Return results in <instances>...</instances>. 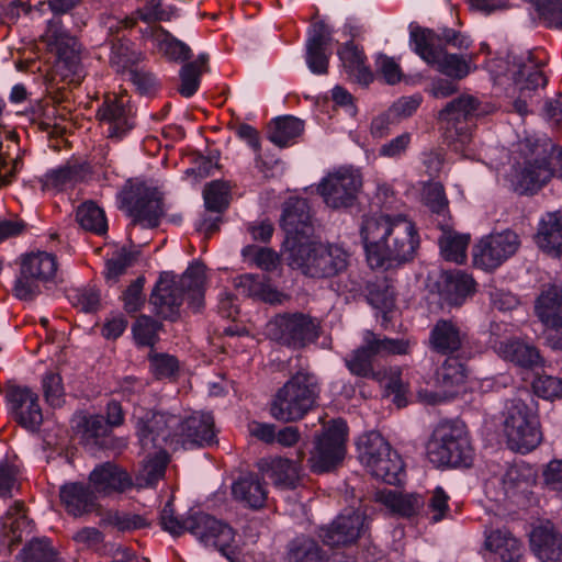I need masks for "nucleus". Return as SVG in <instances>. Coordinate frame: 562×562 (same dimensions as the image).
I'll return each mask as SVG.
<instances>
[{"label":"nucleus","instance_id":"f257e3e1","mask_svg":"<svg viewBox=\"0 0 562 562\" xmlns=\"http://www.w3.org/2000/svg\"><path fill=\"white\" fill-rule=\"evenodd\" d=\"M360 236L372 269L412 261L420 244L415 223L404 215L364 216Z\"/></svg>","mask_w":562,"mask_h":562},{"label":"nucleus","instance_id":"f03ea898","mask_svg":"<svg viewBox=\"0 0 562 562\" xmlns=\"http://www.w3.org/2000/svg\"><path fill=\"white\" fill-rule=\"evenodd\" d=\"M321 393L317 374L308 368H300L277 390L270 403V414L283 423L301 420L318 406Z\"/></svg>","mask_w":562,"mask_h":562},{"label":"nucleus","instance_id":"7ed1b4c3","mask_svg":"<svg viewBox=\"0 0 562 562\" xmlns=\"http://www.w3.org/2000/svg\"><path fill=\"white\" fill-rule=\"evenodd\" d=\"M41 41L47 50L56 55L53 67L46 74L49 87L64 90L70 85L78 86L83 78L78 40L64 29L60 20H50Z\"/></svg>","mask_w":562,"mask_h":562},{"label":"nucleus","instance_id":"20e7f679","mask_svg":"<svg viewBox=\"0 0 562 562\" xmlns=\"http://www.w3.org/2000/svg\"><path fill=\"white\" fill-rule=\"evenodd\" d=\"M427 456L429 461L438 468L471 467L474 449L467 426L459 420L438 424L427 443Z\"/></svg>","mask_w":562,"mask_h":562},{"label":"nucleus","instance_id":"39448f33","mask_svg":"<svg viewBox=\"0 0 562 562\" xmlns=\"http://www.w3.org/2000/svg\"><path fill=\"white\" fill-rule=\"evenodd\" d=\"M289 266L301 269L305 276L324 279L344 272L349 263L348 252L337 245L311 244L294 247L288 252Z\"/></svg>","mask_w":562,"mask_h":562},{"label":"nucleus","instance_id":"423d86ee","mask_svg":"<svg viewBox=\"0 0 562 562\" xmlns=\"http://www.w3.org/2000/svg\"><path fill=\"white\" fill-rule=\"evenodd\" d=\"M409 35L414 52L440 74L452 80H461L471 72L472 56L449 54L440 49L434 30L415 26Z\"/></svg>","mask_w":562,"mask_h":562},{"label":"nucleus","instance_id":"0eeeda50","mask_svg":"<svg viewBox=\"0 0 562 562\" xmlns=\"http://www.w3.org/2000/svg\"><path fill=\"white\" fill-rule=\"evenodd\" d=\"M408 349L409 344L404 339L389 338L367 330L362 345L347 355L344 362L351 374L380 381L381 373L374 370V360L390 355H406Z\"/></svg>","mask_w":562,"mask_h":562},{"label":"nucleus","instance_id":"6e6552de","mask_svg":"<svg viewBox=\"0 0 562 562\" xmlns=\"http://www.w3.org/2000/svg\"><path fill=\"white\" fill-rule=\"evenodd\" d=\"M504 434L512 450L525 453L537 448L542 441V432L535 408L521 398L508 401Z\"/></svg>","mask_w":562,"mask_h":562},{"label":"nucleus","instance_id":"1a4fd4ad","mask_svg":"<svg viewBox=\"0 0 562 562\" xmlns=\"http://www.w3.org/2000/svg\"><path fill=\"white\" fill-rule=\"evenodd\" d=\"M488 113L485 106L473 95H460L439 112V120L443 126V138L448 145L458 150L471 140L473 119Z\"/></svg>","mask_w":562,"mask_h":562},{"label":"nucleus","instance_id":"9d476101","mask_svg":"<svg viewBox=\"0 0 562 562\" xmlns=\"http://www.w3.org/2000/svg\"><path fill=\"white\" fill-rule=\"evenodd\" d=\"M321 321L302 312L277 314L266 326L268 337L281 346L300 350L321 336Z\"/></svg>","mask_w":562,"mask_h":562},{"label":"nucleus","instance_id":"9b49d317","mask_svg":"<svg viewBox=\"0 0 562 562\" xmlns=\"http://www.w3.org/2000/svg\"><path fill=\"white\" fill-rule=\"evenodd\" d=\"M120 207L126 210L134 223L156 227L164 216L162 193L139 179H128L117 194Z\"/></svg>","mask_w":562,"mask_h":562},{"label":"nucleus","instance_id":"f8f14e48","mask_svg":"<svg viewBox=\"0 0 562 562\" xmlns=\"http://www.w3.org/2000/svg\"><path fill=\"white\" fill-rule=\"evenodd\" d=\"M132 419L142 449L150 452L173 441L175 429L180 425V416L159 413L145 407H135Z\"/></svg>","mask_w":562,"mask_h":562},{"label":"nucleus","instance_id":"ddd939ff","mask_svg":"<svg viewBox=\"0 0 562 562\" xmlns=\"http://www.w3.org/2000/svg\"><path fill=\"white\" fill-rule=\"evenodd\" d=\"M347 425L341 419L331 420L314 440L308 458L313 473H326L341 464L346 454Z\"/></svg>","mask_w":562,"mask_h":562},{"label":"nucleus","instance_id":"4468645a","mask_svg":"<svg viewBox=\"0 0 562 562\" xmlns=\"http://www.w3.org/2000/svg\"><path fill=\"white\" fill-rule=\"evenodd\" d=\"M189 532L205 546L216 548L231 562H236L238 547L235 541V531L227 524L202 512L188 514Z\"/></svg>","mask_w":562,"mask_h":562},{"label":"nucleus","instance_id":"2eb2a0df","mask_svg":"<svg viewBox=\"0 0 562 562\" xmlns=\"http://www.w3.org/2000/svg\"><path fill=\"white\" fill-rule=\"evenodd\" d=\"M519 246V236L512 229L490 234L474 246L473 262L483 270H494L514 256Z\"/></svg>","mask_w":562,"mask_h":562},{"label":"nucleus","instance_id":"dca6fc26","mask_svg":"<svg viewBox=\"0 0 562 562\" xmlns=\"http://www.w3.org/2000/svg\"><path fill=\"white\" fill-rule=\"evenodd\" d=\"M281 227L285 232V252L308 241L313 234L310 206L305 199L290 198L283 205Z\"/></svg>","mask_w":562,"mask_h":562},{"label":"nucleus","instance_id":"f3484780","mask_svg":"<svg viewBox=\"0 0 562 562\" xmlns=\"http://www.w3.org/2000/svg\"><path fill=\"white\" fill-rule=\"evenodd\" d=\"M548 83L547 76L540 67L532 61L521 64L513 74V88L510 98L512 111L526 116L530 113L529 105L532 98L537 94L539 89H543Z\"/></svg>","mask_w":562,"mask_h":562},{"label":"nucleus","instance_id":"a211bd4d","mask_svg":"<svg viewBox=\"0 0 562 562\" xmlns=\"http://www.w3.org/2000/svg\"><path fill=\"white\" fill-rule=\"evenodd\" d=\"M10 413L15 423L29 431H37L43 424L38 395L27 386L10 385L5 391Z\"/></svg>","mask_w":562,"mask_h":562},{"label":"nucleus","instance_id":"6ab92c4d","mask_svg":"<svg viewBox=\"0 0 562 562\" xmlns=\"http://www.w3.org/2000/svg\"><path fill=\"white\" fill-rule=\"evenodd\" d=\"M369 527L366 512L347 510L329 526L319 528L318 536L326 546L337 547L353 543Z\"/></svg>","mask_w":562,"mask_h":562},{"label":"nucleus","instance_id":"aec40b11","mask_svg":"<svg viewBox=\"0 0 562 562\" xmlns=\"http://www.w3.org/2000/svg\"><path fill=\"white\" fill-rule=\"evenodd\" d=\"M362 181L359 175L350 171H338L328 175L318 186L324 202L331 209L353 205Z\"/></svg>","mask_w":562,"mask_h":562},{"label":"nucleus","instance_id":"412c9836","mask_svg":"<svg viewBox=\"0 0 562 562\" xmlns=\"http://www.w3.org/2000/svg\"><path fill=\"white\" fill-rule=\"evenodd\" d=\"M468 342V334L454 318H439L430 328L428 347L442 356H453Z\"/></svg>","mask_w":562,"mask_h":562},{"label":"nucleus","instance_id":"4be33fe9","mask_svg":"<svg viewBox=\"0 0 562 562\" xmlns=\"http://www.w3.org/2000/svg\"><path fill=\"white\" fill-rule=\"evenodd\" d=\"M553 171L547 157L527 160L512 179L514 191L520 195H533L552 178Z\"/></svg>","mask_w":562,"mask_h":562},{"label":"nucleus","instance_id":"5701e85b","mask_svg":"<svg viewBox=\"0 0 562 562\" xmlns=\"http://www.w3.org/2000/svg\"><path fill=\"white\" fill-rule=\"evenodd\" d=\"M149 303L154 306L157 316L165 321L176 322L180 317L183 297L177 282L166 273L161 274L156 283Z\"/></svg>","mask_w":562,"mask_h":562},{"label":"nucleus","instance_id":"b1692460","mask_svg":"<svg viewBox=\"0 0 562 562\" xmlns=\"http://www.w3.org/2000/svg\"><path fill=\"white\" fill-rule=\"evenodd\" d=\"M59 498L67 514L74 517H82L101 508L91 485L82 482H69L61 485Z\"/></svg>","mask_w":562,"mask_h":562},{"label":"nucleus","instance_id":"393cba45","mask_svg":"<svg viewBox=\"0 0 562 562\" xmlns=\"http://www.w3.org/2000/svg\"><path fill=\"white\" fill-rule=\"evenodd\" d=\"M215 438L214 418L209 413H195L184 419L175 429L173 441L194 446H210Z\"/></svg>","mask_w":562,"mask_h":562},{"label":"nucleus","instance_id":"a878e982","mask_svg":"<svg viewBox=\"0 0 562 562\" xmlns=\"http://www.w3.org/2000/svg\"><path fill=\"white\" fill-rule=\"evenodd\" d=\"M89 484L95 494L106 496L130 490L133 486V480L121 467L113 462H104L91 471Z\"/></svg>","mask_w":562,"mask_h":562},{"label":"nucleus","instance_id":"bb28decb","mask_svg":"<svg viewBox=\"0 0 562 562\" xmlns=\"http://www.w3.org/2000/svg\"><path fill=\"white\" fill-rule=\"evenodd\" d=\"M331 32L324 22H317L306 41V64L316 75H326L329 67Z\"/></svg>","mask_w":562,"mask_h":562},{"label":"nucleus","instance_id":"cd10ccee","mask_svg":"<svg viewBox=\"0 0 562 562\" xmlns=\"http://www.w3.org/2000/svg\"><path fill=\"white\" fill-rule=\"evenodd\" d=\"M535 314L549 329H562V286H543L535 302Z\"/></svg>","mask_w":562,"mask_h":562},{"label":"nucleus","instance_id":"c85d7f7f","mask_svg":"<svg viewBox=\"0 0 562 562\" xmlns=\"http://www.w3.org/2000/svg\"><path fill=\"white\" fill-rule=\"evenodd\" d=\"M530 547L542 562H562V536L549 524L532 530Z\"/></svg>","mask_w":562,"mask_h":562},{"label":"nucleus","instance_id":"c756f323","mask_svg":"<svg viewBox=\"0 0 562 562\" xmlns=\"http://www.w3.org/2000/svg\"><path fill=\"white\" fill-rule=\"evenodd\" d=\"M494 348L502 358L525 369H533L543 362V358L536 346L518 338L495 341Z\"/></svg>","mask_w":562,"mask_h":562},{"label":"nucleus","instance_id":"7c9ffc66","mask_svg":"<svg viewBox=\"0 0 562 562\" xmlns=\"http://www.w3.org/2000/svg\"><path fill=\"white\" fill-rule=\"evenodd\" d=\"M234 499L252 509L262 508L268 492L265 481L256 473L239 476L232 485Z\"/></svg>","mask_w":562,"mask_h":562},{"label":"nucleus","instance_id":"2f4dec72","mask_svg":"<svg viewBox=\"0 0 562 562\" xmlns=\"http://www.w3.org/2000/svg\"><path fill=\"white\" fill-rule=\"evenodd\" d=\"M88 173V165L68 161L66 165L48 171L41 182L44 190L66 191L85 181Z\"/></svg>","mask_w":562,"mask_h":562},{"label":"nucleus","instance_id":"473e14b6","mask_svg":"<svg viewBox=\"0 0 562 562\" xmlns=\"http://www.w3.org/2000/svg\"><path fill=\"white\" fill-rule=\"evenodd\" d=\"M126 95H115L104 101L98 110V116L110 123V136L120 137L133 127L130 122L131 108L127 106Z\"/></svg>","mask_w":562,"mask_h":562},{"label":"nucleus","instance_id":"72a5a7b5","mask_svg":"<svg viewBox=\"0 0 562 562\" xmlns=\"http://www.w3.org/2000/svg\"><path fill=\"white\" fill-rule=\"evenodd\" d=\"M83 439L87 445L102 450H121L126 446L123 439L113 436L112 428L102 415H91L85 419Z\"/></svg>","mask_w":562,"mask_h":562},{"label":"nucleus","instance_id":"f704fd0d","mask_svg":"<svg viewBox=\"0 0 562 562\" xmlns=\"http://www.w3.org/2000/svg\"><path fill=\"white\" fill-rule=\"evenodd\" d=\"M467 368L457 357L447 356L442 364L436 370L435 384L441 390L440 401L452 397L457 389L464 384Z\"/></svg>","mask_w":562,"mask_h":562},{"label":"nucleus","instance_id":"c9c22d12","mask_svg":"<svg viewBox=\"0 0 562 562\" xmlns=\"http://www.w3.org/2000/svg\"><path fill=\"white\" fill-rule=\"evenodd\" d=\"M374 499L384 505L392 514L402 517L416 515L425 504L423 497L417 494H404L394 490L378 491Z\"/></svg>","mask_w":562,"mask_h":562},{"label":"nucleus","instance_id":"e433bc0d","mask_svg":"<svg viewBox=\"0 0 562 562\" xmlns=\"http://www.w3.org/2000/svg\"><path fill=\"white\" fill-rule=\"evenodd\" d=\"M236 288L251 297L270 304L281 303L284 295L273 288L270 280L265 276L258 274H243L235 280Z\"/></svg>","mask_w":562,"mask_h":562},{"label":"nucleus","instance_id":"4c0bfd02","mask_svg":"<svg viewBox=\"0 0 562 562\" xmlns=\"http://www.w3.org/2000/svg\"><path fill=\"white\" fill-rule=\"evenodd\" d=\"M344 68L357 82L369 85L373 80V74L366 65V56L362 49L358 48L352 41L346 43L338 50Z\"/></svg>","mask_w":562,"mask_h":562},{"label":"nucleus","instance_id":"58836bf2","mask_svg":"<svg viewBox=\"0 0 562 562\" xmlns=\"http://www.w3.org/2000/svg\"><path fill=\"white\" fill-rule=\"evenodd\" d=\"M285 562H327V554L314 538L300 535L288 543Z\"/></svg>","mask_w":562,"mask_h":562},{"label":"nucleus","instance_id":"ea45409f","mask_svg":"<svg viewBox=\"0 0 562 562\" xmlns=\"http://www.w3.org/2000/svg\"><path fill=\"white\" fill-rule=\"evenodd\" d=\"M537 244L548 254L559 255L562 248V215L548 213L540 222Z\"/></svg>","mask_w":562,"mask_h":562},{"label":"nucleus","instance_id":"a19ab883","mask_svg":"<svg viewBox=\"0 0 562 562\" xmlns=\"http://www.w3.org/2000/svg\"><path fill=\"white\" fill-rule=\"evenodd\" d=\"M205 283V266L201 262L191 265L177 282L178 289L181 290L182 297L188 295L190 304L200 308L203 304Z\"/></svg>","mask_w":562,"mask_h":562},{"label":"nucleus","instance_id":"79ce46f5","mask_svg":"<svg viewBox=\"0 0 562 562\" xmlns=\"http://www.w3.org/2000/svg\"><path fill=\"white\" fill-rule=\"evenodd\" d=\"M366 468L372 476L391 485L400 483L404 473L403 461L393 449L371 461Z\"/></svg>","mask_w":562,"mask_h":562},{"label":"nucleus","instance_id":"37998d69","mask_svg":"<svg viewBox=\"0 0 562 562\" xmlns=\"http://www.w3.org/2000/svg\"><path fill=\"white\" fill-rule=\"evenodd\" d=\"M486 548L495 552L504 562H519L522 552L521 542L508 530H494L485 541Z\"/></svg>","mask_w":562,"mask_h":562},{"label":"nucleus","instance_id":"c03bdc74","mask_svg":"<svg viewBox=\"0 0 562 562\" xmlns=\"http://www.w3.org/2000/svg\"><path fill=\"white\" fill-rule=\"evenodd\" d=\"M57 259L53 254L38 251L23 257L21 267L42 283L52 281L57 272Z\"/></svg>","mask_w":562,"mask_h":562},{"label":"nucleus","instance_id":"a18cd8bd","mask_svg":"<svg viewBox=\"0 0 562 562\" xmlns=\"http://www.w3.org/2000/svg\"><path fill=\"white\" fill-rule=\"evenodd\" d=\"M304 131V122L294 116L273 120L269 125L268 137L279 147L289 146Z\"/></svg>","mask_w":562,"mask_h":562},{"label":"nucleus","instance_id":"49530a36","mask_svg":"<svg viewBox=\"0 0 562 562\" xmlns=\"http://www.w3.org/2000/svg\"><path fill=\"white\" fill-rule=\"evenodd\" d=\"M140 58L142 55L131 47L130 41L123 37L111 40L110 66L116 72L126 75L128 69H133Z\"/></svg>","mask_w":562,"mask_h":562},{"label":"nucleus","instance_id":"de8ad7c7","mask_svg":"<svg viewBox=\"0 0 562 562\" xmlns=\"http://www.w3.org/2000/svg\"><path fill=\"white\" fill-rule=\"evenodd\" d=\"M76 221L85 231L97 235H103L108 231V221L104 211L92 201L85 202L78 206Z\"/></svg>","mask_w":562,"mask_h":562},{"label":"nucleus","instance_id":"09e8293b","mask_svg":"<svg viewBox=\"0 0 562 562\" xmlns=\"http://www.w3.org/2000/svg\"><path fill=\"white\" fill-rule=\"evenodd\" d=\"M446 295L451 305H461L467 296L475 291L474 279L464 272L450 273L446 280Z\"/></svg>","mask_w":562,"mask_h":562},{"label":"nucleus","instance_id":"8fccbe9b","mask_svg":"<svg viewBox=\"0 0 562 562\" xmlns=\"http://www.w3.org/2000/svg\"><path fill=\"white\" fill-rule=\"evenodd\" d=\"M358 448L359 458L366 467L392 449L390 443L376 431H370L361 436Z\"/></svg>","mask_w":562,"mask_h":562},{"label":"nucleus","instance_id":"3c124183","mask_svg":"<svg viewBox=\"0 0 562 562\" xmlns=\"http://www.w3.org/2000/svg\"><path fill=\"white\" fill-rule=\"evenodd\" d=\"M303 452H300L299 460L292 461L285 458H276L270 463L271 477L277 485L294 487L299 480V463Z\"/></svg>","mask_w":562,"mask_h":562},{"label":"nucleus","instance_id":"603ef678","mask_svg":"<svg viewBox=\"0 0 562 562\" xmlns=\"http://www.w3.org/2000/svg\"><path fill=\"white\" fill-rule=\"evenodd\" d=\"M16 562H58V557L49 541L33 539L16 555Z\"/></svg>","mask_w":562,"mask_h":562},{"label":"nucleus","instance_id":"864d4df0","mask_svg":"<svg viewBox=\"0 0 562 562\" xmlns=\"http://www.w3.org/2000/svg\"><path fill=\"white\" fill-rule=\"evenodd\" d=\"M161 322L148 315H139L133 325V335L136 342L144 347H154L158 340V333L162 330Z\"/></svg>","mask_w":562,"mask_h":562},{"label":"nucleus","instance_id":"5fc2aeb1","mask_svg":"<svg viewBox=\"0 0 562 562\" xmlns=\"http://www.w3.org/2000/svg\"><path fill=\"white\" fill-rule=\"evenodd\" d=\"M101 525L112 526L119 531H132L148 526L145 517L126 512L108 510L102 515Z\"/></svg>","mask_w":562,"mask_h":562},{"label":"nucleus","instance_id":"6e6d98bb","mask_svg":"<svg viewBox=\"0 0 562 562\" xmlns=\"http://www.w3.org/2000/svg\"><path fill=\"white\" fill-rule=\"evenodd\" d=\"M168 462V454L164 450V447L148 452L142 470V476L146 483L155 484L160 480L165 475Z\"/></svg>","mask_w":562,"mask_h":562},{"label":"nucleus","instance_id":"4d7b16f0","mask_svg":"<svg viewBox=\"0 0 562 562\" xmlns=\"http://www.w3.org/2000/svg\"><path fill=\"white\" fill-rule=\"evenodd\" d=\"M467 235H443L439 239V246L442 257L448 261L462 263L467 258V248L469 245Z\"/></svg>","mask_w":562,"mask_h":562},{"label":"nucleus","instance_id":"13d9d810","mask_svg":"<svg viewBox=\"0 0 562 562\" xmlns=\"http://www.w3.org/2000/svg\"><path fill=\"white\" fill-rule=\"evenodd\" d=\"M231 187L227 182L215 180L209 183L204 191L203 196L205 206L213 212H222L228 206Z\"/></svg>","mask_w":562,"mask_h":562},{"label":"nucleus","instance_id":"bf43d9fd","mask_svg":"<svg viewBox=\"0 0 562 562\" xmlns=\"http://www.w3.org/2000/svg\"><path fill=\"white\" fill-rule=\"evenodd\" d=\"M135 255L126 249H121L112 255L105 262V279L109 283H116L119 278L135 262Z\"/></svg>","mask_w":562,"mask_h":562},{"label":"nucleus","instance_id":"052dcab7","mask_svg":"<svg viewBox=\"0 0 562 562\" xmlns=\"http://www.w3.org/2000/svg\"><path fill=\"white\" fill-rule=\"evenodd\" d=\"M531 386L535 394L544 400L562 398V378L539 374L532 381Z\"/></svg>","mask_w":562,"mask_h":562},{"label":"nucleus","instance_id":"680f3d73","mask_svg":"<svg viewBox=\"0 0 562 562\" xmlns=\"http://www.w3.org/2000/svg\"><path fill=\"white\" fill-rule=\"evenodd\" d=\"M367 297L370 304L376 308H387L394 303V292L385 280L368 282Z\"/></svg>","mask_w":562,"mask_h":562},{"label":"nucleus","instance_id":"e2e57ef3","mask_svg":"<svg viewBox=\"0 0 562 562\" xmlns=\"http://www.w3.org/2000/svg\"><path fill=\"white\" fill-rule=\"evenodd\" d=\"M150 370L157 379L173 376L179 369V361L168 353L150 352L148 355Z\"/></svg>","mask_w":562,"mask_h":562},{"label":"nucleus","instance_id":"0e129e2a","mask_svg":"<svg viewBox=\"0 0 562 562\" xmlns=\"http://www.w3.org/2000/svg\"><path fill=\"white\" fill-rule=\"evenodd\" d=\"M159 30L162 35V38L160 40V46L170 59L176 61H186L191 58V48L186 43L181 42L162 27Z\"/></svg>","mask_w":562,"mask_h":562},{"label":"nucleus","instance_id":"69168bd1","mask_svg":"<svg viewBox=\"0 0 562 562\" xmlns=\"http://www.w3.org/2000/svg\"><path fill=\"white\" fill-rule=\"evenodd\" d=\"M136 19L147 24L160 21H168L171 18V10L162 7L161 0H145L144 4L134 12Z\"/></svg>","mask_w":562,"mask_h":562},{"label":"nucleus","instance_id":"338daca9","mask_svg":"<svg viewBox=\"0 0 562 562\" xmlns=\"http://www.w3.org/2000/svg\"><path fill=\"white\" fill-rule=\"evenodd\" d=\"M188 516L182 518L173 508L171 501H168L160 513V525L165 531L172 536H180L189 530Z\"/></svg>","mask_w":562,"mask_h":562},{"label":"nucleus","instance_id":"774afa93","mask_svg":"<svg viewBox=\"0 0 562 562\" xmlns=\"http://www.w3.org/2000/svg\"><path fill=\"white\" fill-rule=\"evenodd\" d=\"M144 284L145 278L140 276L123 291L122 300L126 313L133 315L145 304V295L143 294Z\"/></svg>","mask_w":562,"mask_h":562}]
</instances>
